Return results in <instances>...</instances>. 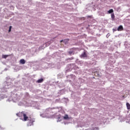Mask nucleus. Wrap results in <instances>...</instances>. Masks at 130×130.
<instances>
[{
    "label": "nucleus",
    "instance_id": "1",
    "mask_svg": "<svg viewBox=\"0 0 130 130\" xmlns=\"http://www.w3.org/2000/svg\"><path fill=\"white\" fill-rule=\"evenodd\" d=\"M17 116H18L19 117H22V116L23 117V119L24 121H27L28 120V116H27V115L24 112H20L16 114Z\"/></svg>",
    "mask_w": 130,
    "mask_h": 130
},
{
    "label": "nucleus",
    "instance_id": "2",
    "mask_svg": "<svg viewBox=\"0 0 130 130\" xmlns=\"http://www.w3.org/2000/svg\"><path fill=\"white\" fill-rule=\"evenodd\" d=\"M29 119H28L27 126H31V125H33V123L35 122V119L31 118V117H29Z\"/></svg>",
    "mask_w": 130,
    "mask_h": 130
},
{
    "label": "nucleus",
    "instance_id": "3",
    "mask_svg": "<svg viewBox=\"0 0 130 130\" xmlns=\"http://www.w3.org/2000/svg\"><path fill=\"white\" fill-rule=\"evenodd\" d=\"M117 31H123V27L122 26V25H120L118 27Z\"/></svg>",
    "mask_w": 130,
    "mask_h": 130
},
{
    "label": "nucleus",
    "instance_id": "4",
    "mask_svg": "<svg viewBox=\"0 0 130 130\" xmlns=\"http://www.w3.org/2000/svg\"><path fill=\"white\" fill-rule=\"evenodd\" d=\"M20 62L21 63V64H25L26 61H25L24 59H21L20 60Z\"/></svg>",
    "mask_w": 130,
    "mask_h": 130
},
{
    "label": "nucleus",
    "instance_id": "5",
    "mask_svg": "<svg viewBox=\"0 0 130 130\" xmlns=\"http://www.w3.org/2000/svg\"><path fill=\"white\" fill-rule=\"evenodd\" d=\"M81 57H87V54H86L85 52H84V53H82L81 55Z\"/></svg>",
    "mask_w": 130,
    "mask_h": 130
},
{
    "label": "nucleus",
    "instance_id": "6",
    "mask_svg": "<svg viewBox=\"0 0 130 130\" xmlns=\"http://www.w3.org/2000/svg\"><path fill=\"white\" fill-rule=\"evenodd\" d=\"M111 18L112 21H114V19H115V16L114 15V13L111 14Z\"/></svg>",
    "mask_w": 130,
    "mask_h": 130
},
{
    "label": "nucleus",
    "instance_id": "7",
    "mask_svg": "<svg viewBox=\"0 0 130 130\" xmlns=\"http://www.w3.org/2000/svg\"><path fill=\"white\" fill-rule=\"evenodd\" d=\"M44 81V79L43 78H42V79H39L38 81H37V83H42V82H43Z\"/></svg>",
    "mask_w": 130,
    "mask_h": 130
},
{
    "label": "nucleus",
    "instance_id": "8",
    "mask_svg": "<svg viewBox=\"0 0 130 130\" xmlns=\"http://www.w3.org/2000/svg\"><path fill=\"white\" fill-rule=\"evenodd\" d=\"M114 11L113 9H110L108 11V13L109 14H112V13H113Z\"/></svg>",
    "mask_w": 130,
    "mask_h": 130
},
{
    "label": "nucleus",
    "instance_id": "9",
    "mask_svg": "<svg viewBox=\"0 0 130 130\" xmlns=\"http://www.w3.org/2000/svg\"><path fill=\"white\" fill-rule=\"evenodd\" d=\"M126 105L127 109H130V104H129V103H127L126 104Z\"/></svg>",
    "mask_w": 130,
    "mask_h": 130
},
{
    "label": "nucleus",
    "instance_id": "10",
    "mask_svg": "<svg viewBox=\"0 0 130 130\" xmlns=\"http://www.w3.org/2000/svg\"><path fill=\"white\" fill-rule=\"evenodd\" d=\"M9 56V55H3L2 58H7Z\"/></svg>",
    "mask_w": 130,
    "mask_h": 130
},
{
    "label": "nucleus",
    "instance_id": "11",
    "mask_svg": "<svg viewBox=\"0 0 130 130\" xmlns=\"http://www.w3.org/2000/svg\"><path fill=\"white\" fill-rule=\"evenodd\" d=\"M64 119H69V115H66L64 117H63Z\"/></svg>",
    "mask_w": 130,
    "mask_h": 130
},
{
    "label": "nucleus",
    "instance_id": "12",
    "mask_svg": "<svg viewBox=\"0 0 130 130\" xmlns=\"http://www.w3.org/2000/svg\"><path fill=\"white\" fill-rule=\"evenodd\" d=\"M69 54H70V55H72V54H75V53H74L73 51H69Z\"/></svg>",
    "mask_w": 130,
    "mask_h": 130
},
{
    "label": "nucleus",
    "instance_id": "13",
    "mask_svg": "<svg viewBox=\"0 0 130 130\" xmlns=\"http://www.w3.org/2000/svg\"><path fill=\"white\" fill-rule=\"evenodd\" d=\"M11 31H12V26L9 27V32H11Z\"/></svg>",
    "mask_w": 130,
    "mask_h": 130
},
{
    "label": "nucleus",
    "instance_id": "14",
    "mask_svg": "<svg viewBox=\"0 0 130 130\" xmlns=\"http://www.w3.org/2000/svg\"><path fill=\"white\" fill-rule=\"evenodd\" d=\"M46 112H48V111H51V109L49 108L46 110Z\"/></svg>",
    "mask_w": 130,
    "mask_h": 130
},
{
    "label": "nucleus",
    "instance_id": "15",
    "mask_svg": "<svg viewBox=\"0 0 130 130\" xmlns=\"http://www.w3.org/2000/svg\"><path fill=\"white\" fill-rule=\"evenodd\" d=\"M73 59H74V57L68 58V60H73Z\"/></svg>",
    "mask_w": 130,
    "mask_h": 130
},
{
    "label": "nucleus",
    "instance_id": "16",
    "mask_svg": "<svg viewBox=\"0 0 130 130\" xmlns=\"http://www.w3.org/2000/svg\"><path fill=\"white\" fill-rule=\"evenodd\" d=\"M113 32H115V31H116V29L115 28L113 29Z\"/></svg>",
    "mask_w": 130,
    "mask_h": 130
},
{
    "label": "nucleus",
    "instance_id": "17",
    "mask_svg": "<svg viewBox=\"0 0 130 130\" xmlns=\"http://www.w3.org/2000/svg\"><path fill=\"white\" fill-rule=\"evenodd\" d=\"M87 18H92V16H88Z\"/></svg>",
    "mask_w": 130,
    "mask_h": 130
},
{
    "label": "nucleus",
    "instance_id": "18",
    "mask_svg": "<svg viewBox=\"0 0 130 130\" xmlns=\"http://www.w3.org/2000/svg\"><path fill=\"white\" fill-rule=\"evenodd\" d=\"M66 40V41H69V39H66V40Z\"/></svg>",
    "mask_w": 130,
    "mask_h": 130
},
{
    "label": "nucleus",
    "instance_id": "19",
    "mask_svg": "<svg viewBox=\"0 0 130 130\" xmlns=\"http://www.w3.org/2000/svg\"><path fill=\"white\" fill-rule=\"evenodd\" d=\"M63 41V40H61L60 42H62Z\"/></svg>",
    "mask_w": 130,
    "mask_h": 130
}]
</instances>
